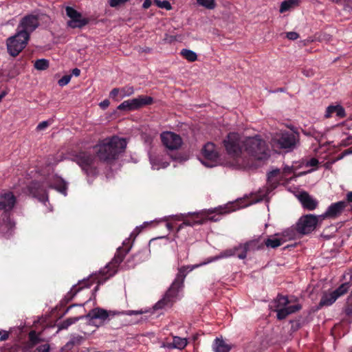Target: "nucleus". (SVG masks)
Listing matches in <instances>:
<instances>
[{
    "mask_svg": "<svg viewBox=\"0 0 352 352\" xmlns=\"http://www.w3.org/2000/svg\"><path fill=\"white\" fill-rule=\"evenodd\" d=\"M47 188L54 189L66 195L68 185L62 177L55 175L43 182H31L26 187V192L33 197L38 199L39 201L45 203L49 200Z\"/></svg>",
    "mask_w": 352,
    "mask_h": 352,
    "instance_id": "obj_1",
    "label": "nucleus"
},
{
    "mask_svg": "<svg viewBox=\"0 0 352 352\" xmlns=\"http://www.w3.org/2000/svg\"><path fill=\"white\" fill-rule=\"evenodd\" d=\"M236 207L234 204H226L214 209L205 210L201 213H189L188 214H180L177 219L183 223L178 227L179 231L184 226H193L195 225H202L206 221H218L223 214H229L235 211Z\"/></svg>",
    "mask_w": 352,
    "mask_h": 352,
    "instance_id": "obj_2",
    "label": "nucleus"
},
{
    "mask_svg": "<svg viewBox=\"0 0 352 352\" xmlns=\"http://www.w3.org/2000/svg\"><path fill=\"white\" fill-rule=\"evenodd\" d=\"M126 146V142L124 138L113 136L99 141L94 146V151L99 161L111 164L124 152Z\"/></svg>",
    "mask_w": 352,
    "mask_h": 352,
    "instance_id": "obj_3",
    "label": "nucleus"
},
{
    "mask_svg": "<svg viewBox=\"0 0 352 352\" xmlns=\"http://www.w3.org/2000/svg\"><path fill=\"white\" fill-rule=\"evenodd\" d=\"M244 152L256 162H264L270 157L268 145L258 135L245 138Z\"/></svg>",
    "mask_w": 352,
    "mask_h": 352,
    "instance_id": "obj_4",
    "label": "nucleus"
},
{
    "mask_svg": "<svg viewBox=\"0 0 352 352\" xmlns=\"http://www.w3.org/2000/svg\"><path fill=\"white\" fill-rule=\"evenodd\" d=\"M201 265L202 264L188 265H183L179 267L175 280L171 283L169 289L165 294V296L158 302L157 305L160 307H162V306L172 302L173 299L177 296L179 290L184 287V278L186 277L187 274L195 268H197Z\"/></svg>",
    "mask_w": 352,
    "mask_h": 352,
    "instance_id": "obj_5",
    "label": "nucleus"
},
{
    "mask_svg": "<svg viewBox=\"0 0 352 352\" xmlns=\"http://www.w3.org/2000/svg\"><path fill=\"white\" fill-rule=\"evenodd\" d=\"M223 145L226 154L239 161L244 152L245 139L242 138L240 133H230L224 138Z\"/></svg>",
    "mask_w": 352,
    "mask_h": 352,
    "instance_id": "obj_6",
    "label": "nucleus"
},
{
    "mask_svg": "<svg viewBox=\"0 0 352 352\" xmlns=\"http://www.w3.org/2000/svg\"><path fill=\"white\" fill-rule=\"evenodd\" d=\"M96 154L90 152L81 151L72 155V160L81 166L87 175H96L97 168L94 165Z\"/></svg>",
    "mask_w": 352,
    "mask_h": 352,
    "instance_id": "obj_7",
    "label": "nucleus"
},
{
    "mask_svg": "<svg viewBox=\"0 0 352 352\" xmlns=\"http://www.w3.org/2000/svg\"><path fill=\"white\" fill-rule=\"evenodd\" d=\"M351 287V281L342 283L336 289L331 292H324L322 293L317 309L323 307H329L336 302L338 298L349 292Z\"/></svg>",
    "mask_w": 352,
    "mask_h": 352,
    "instance_id": "obj_8",
    "label": "nucleus"
},
{
    "mask_svg": "<svg viewBox=\"0 0 352 352\" xmlns=\"http://www.w3.org/2000/svg\"><path fill=\"white\" fill-rule=\"evenodd\" d=\"M130 250V247H119L117 249L116 253L110 263H107L104 269L100 273L105 276L104 279L113 276L117 272L119 265L123 261L126 254Z\"/></svg>",
    "mask_w": 352,
    "mask_h": 352,
    "instance_id": "obj_9",
    "label": "nucleus"
},
{
    "mask_svg": "<svg viewBox=\"0 0 352 352\" xmlns=\"http://www.w3.org/2000/svg\"><path fill=\"white\" fill-rule=\"evenodd\" d=\"M30 40V37L21 34L16 31V33L9 37L7 40L8 52L13 57L16 56L23 51Z\"/></svg>",
    "mask_w": 352,
    "mask_h": 352,
    "instance_id": "obj_10",
    "label": "nucleus"
},
{
    "mask_svg": "<svg viewBox=\"0 0 352 352\" xmlns=\"http://www.w3.org/2000/svg\"><path fill=\"white\" fill-rule=\"evenodd\" d=\"M319 219V216L315 214L302 215L296 224V230L298 234H309L316 228Z\"/></svg>",
    "mask_w": 352,
    "mask_h": 352,
    "instance_id": "obj_11",
    "label": "nucleus"
},
{
    "mask_svg": "<svg viewBox=\"0 0 352 352\" xmlns=\"http://www.w3.org/2000/svg\"><path fill=\"white\" fill-rule=\"evenodd\" d=\"M153 103V98L146 95H140L132 100H127L119 104L117 109L120 111H133Z\"/></svg>",
    "mask_w": 352,
    "mask_h": 352,
    "instance_id": "obj_12",
    "label": "nucleus"
},
{
    "mask_svg": "<svg viewBox=\"0 0 352 352\" xmlns=\"http://www.w3.org/2000/svg\"><path fill=\"white\" fill-rule=\"evenodd\" d=\"M39 19L36 14L23 16L17 26L16 31L30 38V34L39 26Z\"/></svg>",
    "mask_w": 352,
    "mask_h": 352,
    "instance_id": "obj_13",
    "label": "nucleus"
},
{
    "mask_svg": "<svg viewBox=\"0 0 352 352\" xmlns=\"http://www.w3.org/2000/svg\"><path fill=\"white\" fill-rule=\"evenodd\" d=\"M65 14L70 19L67 21V25L73 29L82 28L90 22L88 18L83 17L80 12L71 6L65 7Z\"/></svg>",
    "mask_w": 352,
    "mask_h": 352,
    "instance_id": "obj_14",
    "label": "nucleus"
},
{
    "mask_svg": "<svg viewBox=\"0 0 352 352\" xmlns=\"http://www.w3.org/2000/svg\"><path fill=\"white\" fill-rule=\"evenodd\" d=\"M160 139L162 145L170 151L178 150L182 145L181 136L170 131L162 133Z\"/></svg>",
    "mask_w": 352,
    "mask_h": 352,
    "instance_id": "obj_15",
    "label": "nucleus"
},
{
    "mask_svg": "<svg viewBox=\"0 0 352 352\" xmlns=\"http://www.w3.org/2000/svg\"><path fill=\"white\" fill-rule=\"evenodd\" d=\"M96 279V277L91 276L87 279L79 281L78 284L74 285L67 294L65 295L62 302L65 305L68 304L80 290L85 287H90L95 283Z\"/></svg>",
    "mask_w": 352,
    "mask_h": 352,
    "instance_id": "obj_16",
    "label": "nucleus"
},
{
    "mask_svg": "<svg viewBox=\"0 0 352 352\" xmlns=\"http://www.w3.org/2000/svg\"><path fill=\"white\" fill-rule=\"evenodd\" d=\"M299 141V133L294 131H287L280 133L278 144L283 148H294Z\"/></svg>",
    "mask_w": 352,
    "mask_h": 352,
    "instance_id": "obj_17",
    "label": "nucleus"
},
{
    "mask_svg": "<svg viewBox=\"0 0 352 352\" xmlns=\"http://www.w3.org/2000/svg\"><path fill=\"white\" fill-rule=\"evenodd\" d=\"M346 206L347 203L344 201L331 204L328 207L327 211L319 215V217L321 220L325 219H336L342 213Z\"/></svg>",
    "mask_w": 352,
    "mask_h": 352,
    "instance_id": "obj_18",
    "label": "nucleus"
},
{
    "mask_svg": "<svg viewBox=\"0 0 352 352\" xmlns=\"http://www.w3.org/2000/svg\"><path fill=\"white\" fill-rule=\"evenodd\" d=\"M16 198L11 192H6L0 195V210L6 212L10 211L14 204H16Z\"/></svg>",
    "mask_w": 352,
    "mask_h": 352,
    "instance_id": "obj_19",
    "label": "nucleus"
},
{
    "mask_svg": "<svg viewBox=\"0 0 352 352\" xmlns=\"http://www.w3.org/2000/svg\"><path fill=\"white\" fill-rule=\"evenodd\" d=\"M298 200L302 204V208L309 211L314 210L318 206V201L307 192L300 193L298 195Z\"/></svg>",
    "mask_w": 352,
    "mask_h": 352,
    "instance_id": "obj_20",
    "label": "nucleus"
},
{
    "mask_svg": "<svg viewBox=\"0 0 352 352\" xmlns=\"http://www.w3.org/2000/svg\"><path fill=\"white\" fill-rule=\"evenodd\" d=\"M201 153L205 160H209L212 163L216 162L219 157V154L216 151L215 145L211 142L204 144Z\"/></svg>",
    "mask_w": 352,
    "mask_h": 352,
    "instance_id": "obj_21",
    "label": "nucleus"
},
{
    "mask_svg": "<svg viewBox=\"0 0 352 352\" xmlns=\"http://www.w3.org/2000/svg\"><path fill=\"white\" fill-rule=\"evenodd\" d=\"M286 241L287 239L280 237V234H276L263 240L264 246L271 248H276L283 245Z\"/></svg>",
    "mask_w": 352,
    "mask_h": 352,
    "instance_id": "obj_22",
    "label": "nucleus"
},
{
    "mask_svg": "<svg viewBox=\"0 0 352 352\" xmlns=\"http://www.w3.org/2000/svg\"><path fill=\"white\" fill-rule=\"evenodd\" d=\"M333 114H336L340 118L346 116L344 109L340 104H330L327 107L325 117L329 118L332 117Z\"/></svg>",
    "mask_w": 352,
    "mask_h": 352,
    "instance_id": "obj_23",
    "label": "nucleus"
},
{
    "mask_svg": "<svg viewBox=\"0 0 352 352\" xmlns=\"http://www.w3.org/2000/svg\"><path fill=\"white\" fill-rule=\"evenodd\" d=\"M110 314L111 312H108L107 310L102 308L96 307L90 311L87 316L91 318L92 320L99 319L104 322L108 318V317L110 316Z\"/></svg>",
    "mask_w": 352,
    "mask_h": 352,
    "instance_id": "obj_24",
    "label": "nucleus"
},
{
    "mask_svg": "<svg viewBox=\"0 0 352 352\" xmlns=\"http://www.w3.org/2000/svg\"><path fill=\"white\" fill-rule=\"evenodd\" d=\"M248 252H254L256 250L264 249V242L261 236L250 240L243 243Z\"/></svg>",
    "mask_w": 352,
    "mask_h": 352,
    "instance_id": "obj_25",
    "label": "nucleus"
},
{
    "mask_svg": "<svg viewBox=\"0 0 352 352\" xmlns=\"http://www.w3.org/2000/svg\"><path fill=\"white\" fill-rule=\"evenodd\" d=\"M278 297L279 303L285 305V308L287 309L288 314H295L301 309L302 307L300 304L287 305L289 304V300L287 296L278 295Z\"/></svg>",
    "mask_w": 352,
    "mask_h": 352,
    "instance_id": "obj_26",
    "label": "nucleus"
},
{
    "mask_svg": "<svg viewBox=\"0 0 352 352\" xmlns=\"http://www.w3.org/2000/svg\"><path fill=\"white\" fill-rule=\"evenodd\" d=\"M212 349L214 352H230L231 346L225 343L222 339L217 338L214 341Z\"/></svg>",
    "mask_w": 352,
    "mask_h": 352,
    "instance_id": "obj_27",
    "label": "nucleus"
},
{
    "mask_svg": "<svg viewBox=\"0 0 352 352\" xmlns=\"http://www.w3.org/2000/svg\"><path fill=\"white\" fill-rule=\"evenodd\" d=\"M280 170L276 168L267 173V184L271 188H275L279 183Z\"/></svg>",
    "mask_w": 352,
    "mask_h": 352,
    "instance_id": "obj_28",
    "label": "nucleus"
},
{
    "mask_svg": "<svg viewBox=\"0 0 352 352\" xmlns=\"http://www.w3.org/2000/svg\"><path fill=\"white\" fill-rule=\"evenodd\" d=\"M300 0H285L280 6V13H285L289 10L290 8L299 5Z\"/></svg>",
    "mask_w": 352,
    "mask_h": 352,
    "instance_id": "obj_29",
    "label": "nucleus"
},
{
    "mask_svg": "<svg viewBox=\"0 0 352 352\" xmlns=\"http://www.w3.org/2000/svg\"><path fill=\"white\" fill-rule=\"evenodd\" d=\"M83 316H77V317H71L65 320H63L59 325H58V329H68V327L70 325H72L75 324L76 322L82 319Z\"/></svg>",
    "mask_w": 352,
    "mask_h": 352,
    "instance_id": "obj_30",
    "label": "nucleus"
},
{
    "mask_svg": "<svg viewBox=\"0 0 352 352\" xmlns=\"http://www.w3.org/2000/svg\"><path fill=\"white\" fill-rule=\"evenodd\" d=\"M298 234L297 231L296 230V225L294 226H292L287 230H285L282 234H280V237L287 239V240L294 239L296 237V235Z\"/></svg>",
    "mask_w": 352,
    "mask_h": 352,
    "instance_id": "obj_31",
    "label": "nucleus"
},
{
    "mask_svg": "<svg viewBox=\"0 0 352 352\" xmlns=\"http://www.w3.org/2000/svg\"><path fill=\"white\" fill-rule=\"evenodd\" d=\"M173 342L175 344V348L179 350H182L188 344V340L186 338H183L179 336H173Z\"/></svg>",
    "mask_w": 352,
    "mask_h": 352,
    "instance_id": "obj_32",
    "label": "nucleus"
},
{
    "mask_svg": "<svg viewBox=\"0 0 352 352\" xmlns=\"http://www.w3.org/2000/svg\"><path fill=\"white\" fill-rule=\"evenodd\" d=\"M235 254H236V249H235V247H234L233 248L226 250L225 251L221 252L219 256L211 258L208 261V263H206L212 262V261H216V260H217L219 258L230 257V256H234Z\"/></svg>",
    "mask_w": 352,
    "mask_h": 352,
    "instance_id": "obj_33",
    "label": "nucleus"
},
{
    "mask_svg": "<svg viewBox=\"0 0 352 352\" xmlns=\"http://www.w3.org/2000/svg\"><path fill=\"white\" fill-rule=\"evenodd\" d=\"M180 54L190 62H194L197 60V54L188 49L182 50Z\"/></svg>",
    "mask_w": 352,
    "mask_h": 352,
    "instance_id": "obj_34",
    "label": "nucleus"
},
{
    "mask_svg": "<svg viewBox=\"0 0 352 352\" xmlns=\"http://www.w3.org/2000/svg\"><path fill=\"white\" fill-rule=\"evenodd\" d=\"M236 256L240 259H245L247 256L248 251L243 243H241L238 246H235Z\"/></svg>",
    "mask_w": 352,
    "mask_h": 352,
    "instance_id": "obj_35",
    "label": "nucleus"
},
{
    "mask_svg": "<svg viewBox=\"0 0 352 352\" xmlns=\"http://www.w3.org/2000/svg\"><path fill=\"white\" fill-rule=\"evenodd\" d=\"M82 340H83V337L82 336H80V335L73 336L71 338V340H69L67 342V343L65 344V346L67 348H72L74 345L80 344Z\"/></svg>",
    "mask_w": 352,
    "mask_h": 352,
    "instance_id": "obj_36",
    "label": "nucleus"
},
{
    "mask_svg": "<svg viewBox=\"0 0 352 352\" xmlns=\"http://www.w3.org/2000/svg\"><path fill=\"white\" fill-rule=\"evenodd\" d=\"M34 68L38 70H45L49 67V61L45 59H38L34 64Z\"/></svg>",
    "mask_w": 352,
    "mask_h": 352,
    "instance_id": "obj_37",
    "label": "nucleus"
},
{
    "mask_svg": "<svg viewBox=\"0 0 352 352\" xmlns=\"http://www.w3.org/2000/svg\"><path fill=\"white\" fill-rule=\"evenodd\" d=\"M120 92H121V98H123L126 96L133 95L135 93V89L133 86L127 85L120 89Z\"/></svg>",
    "mask_w": 352,
    "mask_h": 352,
    "instance_id": "obj_38",
    "label": "nucleus"
},
{
    "mask_svg": "<svg viewBox=\"0 0 352 352\" xmlns=\"http://www.w3.org/2000/svg\"><path fill=\"white\" fill-rule=\"evenodd\" d=\"M29 340L32 345H36L40 343L41 339L39 335L34 331H31L29 333Z\"/></svg>",
    "mask_w": 352,
    "mask_h": 352,
    "instance_id": "obj_39",
    "label": "nucleus"
},
{
    "mask_svg": "<svg viewBox=\"0 0 352 352\" xmlns=\"http://www.w3.org/2000/svg\"><path fill=\"white\" fill-rule=\"evenodd\" d=\"M198 4L208 9H213L215 6L214 0H197Z\"/></svg>",
    "mask_w": 352,
    "mask_h": 352,
    "instance_id": "obj_40",
    "label": "nucleus"
},
{
    "mask_svg": "<svg viewBox=\"0 0 352 352\" xmlns=\"http://www.w3.org/2000/svg\"><path fill=\"white\" fill-rule=\"evenodd\" d=\"M344 313L346 316L352 320V302L347 300L346 304L344 305Z\"/></svg>",
    "mask_w": 352,
    "mask_h": 352,
    "instance_id": "obj_41",
    "label": "nucleus"
},
{
    "mask_svg": "<svg viewBox=\"0 0 352 352\" xmlns=\"http://www.w3.org/2000/svg\"><path fill=\"white\" fill-rule=\"evenodd\" d=\"M289 316L288 312L287 311V309H285V307L282 309H279L277 311V318L280 320H284L285 318H287Z\"/></svg>",
    "mask_w": 352,
    "mask_h": 352,
    "instance_id": "obj_42",
    "label": "nucleus"
},
{
    "mask_svg": "<svg viewBox=\"0 0 352 352\" xmlns=\"http://www.w3.org/2000/svg\"><path fill=\"white\" fill-rule=\"evenodd\" d=\"M156 5L161 8H164L167 10H170L171 9V5L168 1H160L159 0H155Z\"/></svg>",
    "mask_w": 352,
    "mask_h": 352,
    "instance_id": "obj_43",
    "label": "nucleus"
},
{
    "mask_svg": "<svg viewBox=\"0 0 352 352\" xmlns=\"http://www.w3.org/2000/svg\"><path fill=\"white\" fill-rule=\"evenodd\" d=\"M50 346L49 344H42L38 346L34 352H50Z\"/></svg>",
    "mask_w": 352,
    "mask_h": 352,
    "instance_id": "obj_44",
    "label": "nucleus"
},
{
    "mask_svg": "<svg viewBox=\"0 0 352 352\" xmlns=\"http://www.w3.org/2000/svg\"><path fill=\"white\" fill-rule=\"evenodd\" d=\"M129 0H109V5L113 8L124 5Z\"/></svg>",
    "mask_w": 352,
    "mask_h": 352,
    "instance_id": "obj_45",
    "label": "nucleus"
},
{
    "mask_svg": "<svg viewBox=\"0 0 352 352\" xmlns=\"http://www.w3.org/2000/svg\"><path fill=\"white\" fill-rule=\"evenodd\" d=\"M72 78V75H64L59 80L58 85L64 86L69 83Z\"/></svg>",
    "mask_w": 352,
    "mask_h": 352,
    "instance_id": "obj_46",
    "label": "nucleus"
},
{
    "mask_svg": "<svg viewBox=\"0 0 352 352\" xmlns=\"http://www.w3.org/2000/svg\"><path fill=\"white\" fill-rule=\"evenodd\" d=\"M243 165L247 168H256L258 166L254 162H249L248 160H243Z\"/></svg>",
    "mask_w": 352,
    "mask_h": 352,
    "instance_id": "obj_47",
    "label": "nucleus"
},
{
    "mask_svg": "<svg viewBox=\"0 0 352 352\" xmlns=\"http://www.w3.org/2000/svg\"><path fill=\"white\" fill-rule=\"evenodd\" d=\"M299 37L298 33L289 32L287 33V38L291 41H295Z\"/></svg>",
    "mask_w": 352,
    "mask_h": 352,
    "instance_id": "obj_48",
    "label": "nucleus"
},
{
    "mask_svg": "<svg viewBox=\"0 0 352 352\" xmlns=\"http://www.w3.org/2000/svg\"><path fill=\"white\" fill-rule=\"evenodd\" d=\"M50 125L49 121H43L38 124L37 129L39 131L45 129L46 127H47Z\"/></svg>",
    "mask_w": 352,
    "mask_h": 352,
    "instance_id": "obj_49",
    "label": "nucleus"
},
{
    "mask_svg": "<svg viewBox=\"0 0 352 352\" xmlns=\"http://www.w3.org/2000/svg\"><path fill=\"white\" fill-rule=\"evenodd\" d=\"M120 94V89L119 88H114L112 89V91L109 93V96L111 97L113 99H116V96Z\"/></svg>",
    "mask_w": 352,
    "mask_h": 352,
    "instance_id": "obj_50",
    "label": "nucleus"
},
{
    "mask_svg": "<svg viewBox=\"0 0 352 352\" xmlns=\"http://www.w3.org/2000/svg\"><path fill=\"white\" fill-rule=\"evenodd\" d=\"M318 163L319 162L316 158L312 157L308 161L307 166H316L318 164Z\"/></svg>",
    "mask_w": 352,
    "mask_h": 352,
    "instance_id": "obj_51",
    "label": "nucleus"
},
{
    "mask_svg": "<svg viewBox=\"0 0 352 352\" xmlns=\"http://www.w3.org/2000/svg\"><path fill=\"white\" fill-rule=\"evenodd\" d=\"M162 346L164 348H168L169 349H176L175 346L174 345L173 342H164L162 344Z\"/></svg>",
    "mask_w": 352,
    "mask_h": 352,
    "instance_id": "obj_52",
    "label": "nucleus"
},
{
    "mask_svg": "<svg viewBox=\"0 0 352 352\" xmlns=\"http://www.w3.org/2000/svg\"><path fill=\"white\" fill-rule=\"evenodd\" d=\"M109 105V101L107 99L104 100L102 102L99 103V106L103 109L107 108Z\"/></svg>",
    "mask_w": 352,
    "mask_h": 352,
    "instance_id": "obj_53",
    "label": "nucleus"
},
{
    "mask_svg": "<svg viewBox=\"0 0 352 352\" xmlns=\"http://www.w3.org/2000/svg\"><path fill=\"white\" fill-rule=\"evenodd\" d=\"M1 337H0V341H5L8 338L9 333L7 331H3L1 332Z\"/></svg>",
    "mask_w": 352,
    "mask_h": 352,
    "instance_id": "obj_54",
    "label": "nucleus"
},
{
    "mask_svg": "<svg viewBox=\"0 0 352 352\" xmlns=\"http://www.w3.org/2000/svg\"><path fill=\"white\" fill-rule=\"evenodd\" d=\"M142 314V312L141 311H127L125 312V314H126L127 316H133V314L138 316V314Z\"/></svg>",
    "mask_w": 352,
    "mask_h": 352,
    "instance_id": "obj_55",
    "label": "nucleus"
},
{
    "mask_svg": "<svg viewBox=\"0 0 352 352\" xmlns=\"http://www.w3.org/2000/svg\"><path fill=\"white\" fill-rule=\"evenodd\" d=\"M151 5V0H144L143 3V8L144 9H148Z\"/></svg>",
    "mask_w": 352,
    "mask_h": 352,
    "instance_id": "obj_56",
    "label": "nucleus"
},
{
    "mask_svg": "<svg viewBox=\"0 0 352 352\" xmlns=\"http://www.w3.org/2000/svg\"><path fill=\"white\" fill-rule=\"evenodd\" d=\"M352 155V146L342 151V155Z\"/></svg>",
    "mask_w": 352,
    "mask_h": 352,
    "instance_id": "obj_57",
    "label": "nucleus"
},
{
    "mask_svg": "<svg viewBox=\"0 0 352 352\" xmlns=\"http://www.w3.org/2000/svg\"><path fill=\"white\" fill-rule=\"evenodd\" d=\"M283 172L285 174H290L292 172V168L288 166H286L284 169Z\"/></svg>",
    "mask_w": 352,
    "mask_h": 352,
    "instance_id": "obj_58",
    "label": "nucleus"
},
{
    "mask_svg": "<svg viewBox=\"0 0 352 352\" xmlns=\"http://www.w3.org/2000/svg\"><path fill=\"white\" fill-rule=\"evenodd\" d=\"M72 75H74L75 76H79L80 75V70L78 68H74L72 70Z\"/></svg>",
    "mask_w": 352,
    "mask_h": 352,
    "instance_id": "obj_59",
    "label": "nucleus"
},
{
    "mask_svg": "<svg viewBox=\"0 0 352 352\" xmlns=\"http://www.w3.org/2000/svg\"><path fill=\"white\" fill-rule=\"evenodd\" d=\"M347 201L349 203H352V192H349L348 194H347Z\"/></svg>",
    "mask_w": 352,
    "mask_h": 352,
    "instance_id": "obj_60",
    "label": "nucleus"
},
{
    "mask_svg": "<svg viewBox=\"0 0 352 352\" xmlns=\"http://www.w3.org/2000/svg\"><path fill=\"white\" fill-rule=\"evenodd\" d=\"M6 95V92H2L0 94V102L1 101L2 98H4Z\"/></svg>",
    "mask_w": 352,
    "mask_h": 352,
    "instance_id": "obj_61",
    "label": "nucleus"
},
{
    "mask_svg": "<svg viewBox=\"0 0 352 352\" xmlns=\"http://www.w3.org/2000/svg\"><path fill=\"white\" fill-rule=\"evenodd\" d=\"M347 300H348L349 302H352V290H351V294H349V296H348V298H347Z\"/></svg>",
    "mask_w": 352,
    "mask_h": 352,
    "instance_id": "obj_62",
    "label": "nucleus"
},
{
    "mask_svg": "<svg viewBox=\"0 0 352 352\" xmlns=\"http://www.w3.org/2000/svg\"><path fill=\"white\" fill-rule=\"evenodd\" d=\"M141 254H142V253H141V252H138V254H134V256H133V258H134V259H136L138 257H140V256H141Z\"/></svg>",
    "mask_w": 352,
    "mask_h": 352,
    "instance_id": "obj_63",
    "label": "nucleus"
},
{
    "mask_svg": "<svg viewBox=\"0 0 352 352\" xmlns=\"http://www.w3.org/2000/svg\"><path fill=\"white\" fill-rule=\"evenodd\" d=\"M166 226H167V228H168V229L169 230H172V228H173V225H172L171 223H168L166 224Z\"/></svg>",
    "mask_w": 352,
    "mask_h": 352,
    "instance_id": "obj_64",
    "label": "nucleus"
}]
</instances>
